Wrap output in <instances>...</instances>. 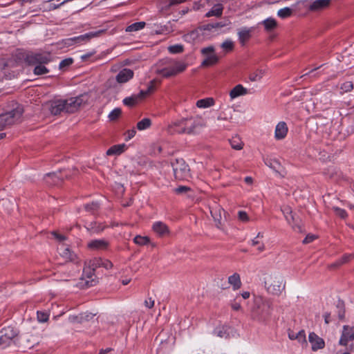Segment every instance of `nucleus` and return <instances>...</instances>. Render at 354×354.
Returning a JSON list of instances; mask_svg holds the SVG:
<instances>
[{
  "label": "nucleus",
  "instance_id": "nucleus-43",
  "mask_svg": "<svg viewBox=\"0 0 354 354\" xmlns=\"http://www.w3.org/2000/svg\"><path fill=\"white\" fill-rule=\"evenodd\" d=\"M133 241L136 244L139 245H145L149 242V238L148 236H142L137 235L134 239Z\"/></svg>",
  "mask_w": 354,
  "mask_h": 354
},
{
  "label": "nucleus",
  "instance_id": "nucleus-60",
  "mask_svg": "<svg viewBox=\"0 0 354 354\" xmlns=\"http://www.w3.org/2000/svg\"><path fill=\"white\" fill-rule=\"evenodd\" d=\"M252 246H258L257 250L259 252H261L265 250V245L263 243L256 240L255 239L252 240Z\"/></svg>",
  "mask_w": 354,
  "mask_h": 354
},
{
  "label": "nucleus",
  "instance_id": "nucleus-63",
  "mask_svg": "<svg viewBox=\"0 0 354 354\" xmlns=\"http://www.w3.org/2000/svg\"><path fill=\"white\" fill-rule=\"evenodd\" d=\"M190 190V187L187 186H179L174 189L175 192L178 194H181L187 192Z\"/></svg>",
  "mask_w": 354,
  "mask_h": 354
},
{
  "label": "nucleus",
  "instance_id": "nucleus-24",
  "mask_svg": "<svg viewBox=\"0 0 354 354\" xmlns=\"http://www.w3.org/2000/svg\"><path fill=\"white\" fill-rule=\"evenodd\" d=\"M232 332V328L227 326H223L222 327L216 328L214 330V333L221 338H228L230 333Z\"/></svg>",
  "mask_w": 354,
  "mask_h": 354
},
{
  "label": "nucleus",
  "instance_id": "nucleus-19",
  "mask_svg": "<svg viewBox=\"0 0 354 354\" xmlns=\"http://www.w3.org/2000/svg\"><path fill=\"white\" fill-rule=\"evenodd\" d=\"M53 115H57L65 113L64 102L63 100H58L51 102L49 108Z\"/></svg>",
  "mask_w": 354,
  "mask_h": 354
},
{
  "label": "nucleus",
  "instance_id": "nucleus-10",
  "mask_svg": "<svg viewBox=\"0 0 354 354\" xmlns=\"http://www.w3.org/2000/svg\"><path fill=\"white\" fill-rule=\"evenodd\" d=\"M354 339V328L348 326H344L343 331L339 339V344L346 346L349 341Z\"/></svg>",
  "mask_w": 354,
  "mask_h": 354
},
{
  "label": "nucleus",
  "instance_id": "nucleus-52",
  "mask_svg": "<svg viewBox=\"0 0 354 354\" xmlns=\"http://www.w3.org/2000/svg\"><path fill=\"white\" fill-rule=\"evenodd\" d=\"M295 339L298 340L299 342L303 344H307V341L306 339V334L304 330H301L297 333L295 335Z\"/></svg>",
  "mask_w": 354,
  "mask_h": 354
},
{
  "label": "nucleus",
  "instance_id": "nucleus-18",
  "mask_svg": "<svg viewBox=\"0 0 354 354\" xmlns=\"http://www.w3.org/2000/svg\"><path fill=\"white\" fill-rule=\"evenodd\" d=\"M133 76V71L129 68H124L116 75L115 80L118 83H125Z\"/></svg>",
  "mask_w": 354,
  "mask_h": 354
},
{
  "label": "nucleus",
  "instance_id": "nucleus-34",
  "mask_svg": "<svg viewBox=\"0 0 354 354\" xmlns=\"http://www.w3.org/2000/svg\"><path fill=\"white\" fill-rule=\"evenodd\" d=\"M262 23L264 25L265 29L267 31H272L277 26L276 20L272 18H268L266 20L263 21Z\"/></svg>",
  "mask_w": 354,
  "mask_h": 354
},
{
  "label": "nucleus",
  "instance_id": "nucleus-13",
  "mask_svg": "<svg viewBox=\"0 0 354 354\" xmlns=\"http://www.w3.org/2000/svg\"><path fill=\"white\" fill-rule=\"evenodd\" d=\"M309 342L311 344L312 350L316 351L319 349H322L325 346V342L324 339L319 337L315 333H310L308 336Z\"/></svg>",
  "mask_w": 354,
  "mask_h": 354
},
{
  "label": "nucleus",
  "instance_id": "nucleus-48",
  "mask_svg": "<svg viewBox=\"0 0 354 354\" xmlns=\"http://www.w3.org/2000/svg\"><path fill=\"white\" fill-rule=\"evenodd\" d=\"M99 208V204L97 202H92L91 203L86 204L84 209L86 212L94 213Z\"/></svg>",
  "mask_w": 354,
  "mask_h": 354
},
{
  "label": "nucleus",
  "instance_id": "nucleus-55",
  "mask_svg": "<svg viewBox=\"0 0 354 354\" xmlns=\"http://www.w3.org/2000/svg\"><path fill=\"white\" fill-rule=\"evenodd\" d=\"M221 48L227 51H231L234 48V43L230 40H226L221 44Z\"/></svg>",
  "mask_w": 354,
  "mask_h": 354
},
{
  "label": "nucleus",
  "instance_id": "nucleus-47",
  "mask_svg": "<svg viewBox=\"0 0 354 354\" xmlns=\"http://www.w3.org/2000/svg\"><path fill=\"white\" fill-rule=\"evenodd\" d=\"M184 47L181 44H176L168 47V50L170 53L177 54L183 51Z\"/></svg>",
  "mask_w": 354,
  "mask_h": 354
},
{
  "label": "nucleus",
  "instance_id": "nucleus-31",
  "mask_svg": "<svg viewBox=\"0 0 354 354\" xmlns=\"http://www.w3.org/2000/svg\"><path fill=\"white\" fill-rule=\"evenodd\" d=\"M223 7L222 4H216L212 8V9L207 12L205 17H209L212 16L220 17L223 13Z\"/></svg>",
  "mask_w": 354,
  "mask_h": 354
},
{
  "label": "nucleus",
  "instance_id": "nucleus-5",
  "mask_svg": "<svg viewBox=\"0 0 354 354\" xmlns=\"http://www.w3.org/2000/svg\"><path fill=\"white\" fill-rule=\"evenodd\" d=\"M175 178L177 180H185L189 176V168L183 158H176L171 162Z\"/></svg>",
  "mask_w": 354,
  "mask_h": 354
},
{
  "label": "nucleus",
  "instance_id": "nucleus-12",
  "mask_svg": "<svg viewBox=\"0 0 354 354\" xmlns=\"http://www.w3.org/2000/svg\"><path fill=\"white\" fill-rule=\"evenodd\" d=\"M84 277H85V286L91 287L98 282L96 277L95 276L94 271L92 268L88 266V268L84 269Z\"/></svg>",
  "mask_w": 354,
  "mask_h": 354
},
{
  "label": "nucleus",
  "instance_id": "nucleus-33",
  "mask_svg": "<svg viewBox=\"0 0 354 354\" xmlns=\"http://www.w3.org/2000/svg\"><path fill=\"white\" fill-rule=\"evenodd\" d=\"M205 58L202 62L203 66H209L217 63L218 58L215 54H211L209 55H204Z\"/></svg>",
  "mask_w": 354,
  "mask_h": 354
},
{
  "label": "nucleus",
  "instance_id": "nucleus-50",
  "mask_svg": "<svg viewBox=\"0 0 354 354\" xmlns=\"http://www.w3.org/2000/svg\"><path fill=\"white\" fill-rule=\"evenodd\" d=\"M102 259L95 258L89 262L90 267L92 268L93 271H95L97 268L102 267Z\"/></svg>",
  "mask_w": 354,
  "mask_h": 354
},
{
  "label": "nucleus",
  "instance_id": "nucleus-29",
  "mask_svg": "<svg viewBox=\"0 0 354 354\" xmlns=\"http://www.w3.org/2000/svg\"><path fill=\"white\" fill-rule=\"evenodd\" d=\"M248 93V90L241 84H238L231 90L230 96L232 99L243 95Z\"/></svg>",
  "mask_w": 354,
  "mask_h": 354
},
{
  "label": "nucleus",
  "instance_id": "nucleus-7",
  "mask_svg": "<svg viewBox=\"0 0 354 354\" xmlns=\"http://www.w3.org/2000/svg\"><path fill=\"white\" fill-rule=\"evenodd\" d=\"M18 334V329L14 326H8L3 328L0 330V344H3V348L8 346Z\"/></svg>",
  "mask_w": 354,
  "mask_h": 354
},
{
  "label": "nucleus",
  "instance_id": "nucleus-53",
  "mask_svg": "<svg viewBox=\"0 0 354 354\" xmlns=\"http://www.w3.org/2000/svg\"><path fill=\"white\" fill-rule=\"evenodd\" d=\"M73 63V59L72 58L64 59L59 63V69L64 70L66 67L71 66Z\"/></svg>",
  "mask_w": 354,
  "mask_h": 354
},
{
  "label": "nucleus",
  "instance_id": "nucleus-45",
  "mask_svg": "<svg viewBox=\"0 0 354 354\" xmlns=\"http://www.w3.org/2000/svg\"><path fill=\"white\" fill-rule=\"evenodd\" d=\"M61 255L70 261H73L75 257V254L67 247L63 249Z\"/></svg>",
  "mask_w": 354,
  "mask_h": 354
},
{
  "label": "nucleus",
  "instance_id": "nucleus-11",
  "mask_svg": "<svg viewBox=\"0 0 354 354\" xmlns=\"http://www.w3.org/2000/svg\"><path fill=\"white\" fill-rule=\"evenodd\" d=\"M95 315V314L86 312L77 315H70L68 319L72 323L84 324L93 319Z\"/></svg>",
  "mask_w": 354,
  "mask_h": 354
},
{
  "label": "nucleus",
  "instance_id": "nucleus-40",
  "mask_svg": "<svg viewBox=\"0 0 354 354\" xmlns=\"http://www.w3.org/2000/svg\"><path fill=\"white\" fill-rule=\"evenodd\" d=\"M86 227L87 230L95 233L100 232L104 230V227H102L100 224H97L96 222L90 223Z\"/></svg>",
  "mask_w": 354,
  "mask_h": 354
},
{
  "label": "nucleus",
  "instance_id": "nucleus-58",
  "mask_svg": "<svg viewBox=\"0 0 354 354\" xmlns=\"http://www.w3.org/2000/svg\"><path fill=\"white\" fill-rule=\"evenodd\" d=\"M154 82L155 80H152L150 82V84L148 86V88L146 91H140V92L144 93L143 98L155 90V86L153 85Z\"/></svg>",
  "mask_w": 354,
  "mask_h": 354
},
{
  "label": "nucleus",
  "instance_id": "nucleus-22",
  "mask_svg": "<svg viewBox=\"0 0 354 354\" xmlns=\"http://www.w3.org/2000/svg\"><path fill=\"white\" fill-rule=\"evenodd\" d=\"M144 93L140 92L137 95H132L130 97H127L123 100L124 105L128 106H133L138 103V102L143 98Z\"/></svg>",
  "mask_w": 354,
  "mask_h": 354
},
{
  "label": "nucleus",
  "instance_id": "nucleus-41",
  "mask_svg": "<svg viewBox=\"0 0 354 354\" xmlns=\"http://www.w3.org/2000/svg\"><path fill=\"white\" fill-rule=\"evenodd\" d=\"M292 14V10L288 7H286L282 9H280L277 12L278 16L282 19L287 18V17L291 16Z\"/></svg>",
  "mask_w": 354,
  "mask_h": 354
},
{
  "label": "nucleus",
  "instance_id": "nucleus-57",
  "mask_svg": "<svg viewBox=\"0 0 354 354\" xmlns=\"http://www.w3.org/2000/svg\"><path fill=\"white\" fill-rule=\"evenodd\" d=\"M353 88V84L352 82H346L341 86V89L344 92L351 91Z\"/></svg>",
  "mask_w": 354,
  "mask_h": 354
},
{
  "label": "nucleus",
  "instance_id": "nucleus-37",
  "mask_svg": "<svg viewBox=\"0 0 354 354\" xmlns=\"http://www.w3.org/2000/svg\"><path fill=\"white\" fill-rule=\"evenodd\" d=\"M145 22L140 21L133 23L126 28L127 32H135L142 29L145 26Z\"/></svg>",
  "mask_w": 354,
  "mask_h": 354
},
{
  "label": "nucleus",
  "instance_id": "nucleus-26",
  "mask_svg": "<svg viewBox=\"0 0 354 354\" xmlns=\"http://www.w3.org/2000/svg\"><path fill=\"white\" fill-rule=\"evenodd\" d=\"M228 283L232 286L234 290L241 288L242 283L239 274L235 272L228 277Z\"/></svg>",
  "mask_w": 354,
  "mask_h": 354
},
{
  "label": "nucleus",
  "instance_id": "nucleus-56",
  "mask_svg": "<svg viewBox=\"0 0 354 354\" xmlns=\"http://www.w3.org/2000/svg\"><path fill=\"white\" fill-rule=\"evenodd\" d=\"M221 210L223 212H224V210L223 209H220L218 216L214 214L213 212L211 211V214H212V217L214 218V221L216 223V225L218 228H221Z\"/></svg>",
  "mask_w": 354,
  "mask_h": 354
},
{
  "label": "nucleus",
  "instance_id": "nucleus-59",
  "mask_svg": "<svg viewBox=\"0 0 354 354\" xmlns=\"http://www.w3.org/2000/svg\"><path fill=\"white\" fill-rule=\"evenodd\" d=\"M37 319L39 322H46L48 319V315L44 312H37Z\"/></svg>",
  "mask_w": 354,
  "mask_h": 354
},
{
  "label": "nucleus",
  "instance_id": "nucleus-16",
  "mask_svg": "<svg viewBox=\"0 0 354 354\" xmlns=\"http://www.w3.org/2000/svg\"><path fill=\"white\" fill-rule=\"evenodd\" d=\"M185 119L174 122L168 127V132L171 134H186L185 127H184Z\"/></svg>",
  "mask_w": 354,
  "mask_h": 354
},
{
  "label": "nucleus",
  "instance_id": "nucleus-38",
  "mask_svg": "<svg viewBox=\"0 0 354 354\" xmlns=\"http://www.w3.org/2000/svg\"><path fill=\"white\" fill-rule=\"evenodd\" d=\"M230 142L232 147L236 150H240L243 148V144L239 136L233 137Z\"/></svg>",
  "mask_w": 354,
  "mask_h": 354
},
{
  "label": "nucleus",
  "instance_id": "nucleus-8",
  "mask_svg": "<svg viewBox=\"0 0 354 354\" xmlns=\"http://www.w3.org/2000/svg\"><path fill=\"white\" fill-rule=\"evenodd\" d=\"M24 60L28 65L46 64L50 61V56L46 53H29L26 54Z\"/></svg>",
  "mask_w": 354,
  "mask_h": 354
},
{
  "label": "nucleus",
  "instance_id": "nucleus-20",
  "mask_svg": "<svg viewBox=\"0 0 354 354\" xmlns=\"http://www.w3.org/2000/svg\"><path fill=\"white\" fill-rule=\"evenodd\" d=\"M288 132V127L284 122H280L277 124L275 129V138L278 140L285 138Z\"/></svg>",
  "mask_w": 354,
  "mask_h": 354
},
{
  "label": "nucleus",
  "instance_id": "nucleus-42",
  "mask_svg": "<svg viewBox=\"0 0 354 354\" xmlns=\"http://www.w3.org/2000/svg\"><path fill=\"white\" fill-rule=\"evenodd\" d=\"M44 65V64H39V65L35 66L34 71H33L34 74L36 75H44V74L48 73L49 72V71Z\"/></svg>",
  "mask_w": 354,
  "mask_h": 354
},
{
  "label": "nucleus",
  "instance_id": "nucleus-44",
  "mask_svg": "<svg viewBox=\"0 0 354 354\" xmlns=\"http://www.w3.org/2000/svg\"><path fill=\"white\" fill-rule=\"evenodd\" d=\"M65 2H66V0H51L47 1V3H48V8L50 10H55L59 8L61 5L64 4Z\"/></svg>",
  "mask_w": 354,
  "mask_h": 354
},
{
  "label": "nucleus",
  "instance_id": "nucleus-62",
  "mask_svg": "<svg viewBox=\"0 0 354 354\" xmlns=\"http://www.w3.org/2000/svg\"><path fill=\"white\" fill-rule=\"evenodd\" d=\"M354 258L353 254H344L340 259L339 264H344L348 262L351 259Z\"/></svg>",
  "mask_w": 354,
  "mask_h": 354
},
{
  "label": "nucleus",
  "instance_id": "nucleus-15",
  "mask_svg": "<svg viewBox=\"0 0 354 354\" xmlns=\"http://www.w3.org/2000/svg\"><path fill=\"white\" fill-rule=\"evenodd\" d=\"M104 32V30H100L95 31V32H90L86 33L84 35L74 37L73 41L75 42V44L87 42L91 38L97 37V36L100 35L101 34H102Z\"/></svg>",
  "mask_w": 354,
  "mask_h": 354
},
{
  "label": "nucleus",
  "instance_id": "nucleus-51",
  "mask_svg": "<svg viewBox=\"0 0 354 354\" xmlns=\"http://www.w3.org/2000/svg\"><path fill=\"white\" fill-rule=\"evenodd\" d=\"M265 163L266 165H268L269 167L273 169L275 171H277L278 168L280 166L279 162L277 160H266Z\"/></svg>",
  "mask_w": 354,
  "mask_h": 354
},
{
  "label": "nucleus",
  "instance_id": "nucleus-36",
  "mask_svg": "<svg viewBox=\"0 0 354 354\" xmlns=\"http://www.w3.org/2000/svg\"><path fill=\"white\" fill-rule=\"evenodd\" d=\"M336 308L337 310L338 317L339 319H343L345 315V306L344 302L338 299L336 304Z\"/></svg>",
  "mask_w": 354,
  "mask_h": 354
},
{
  "label": "nucleus",
  "instance_id": "nucleus-28",
  "mask_svg": "<svg viewBox=\"0 0 354 354\" xmlns=\"http://www.w3.org/2000/svg\"><path fill=\"white\" fill-rule=\"evenodd\" d=\"M126 148L125 144L113 145L106 151V154L107 156L120 155L124 151Z\"/></svg>",
  "mask_w": 354,
  "mask_h": 354
},
{
  "label": "nucleus",
  "instance_id": "nucleus-6",
  "mask_svg": "<svg viewBox=\"0 0 354 354\" xmlns=\"http://www.w3.org/2000/svg\"><path fill=\"white\" fill-rule=\"evenodd\" d=\"M88 99V95L84 93L75 97L63 100L64 102L65 113H74L82 105L85 104L87 102Z\"/></svg>",
  "mask_w": 354,
  "mask_h": 354
},
{
  "label": "nucleus",
  "instance_id": "nucleus-32",
  "mask_svg": "<svg viewBox=\"0 0 354 354\" xmlns=\"http://www.w3.org/2000/svg\"><path fill=\"white\" fill-rule=\"evenodd\" d=\"M214 100L212 97H207L199 100L196 102V106L198 108H208L213 106Z\"/></svg>",
  "mask_w": 354,
  "mask_h": 354
},
{
  "label": "nucleus",
  "instance_id": "nucleus-49",
  "mask_svg": "<svg viewBox=\"0 0 354 354\" xmlns=\"http://www.w3.org/2000/svg\"><path fill=\"white\" fill-rule=\"evenodd\" d=\"M122 111L119 108L114 109L109 115L111 121L116 120L121 115Z\"/></svg>",
  "mask_w": 354,
  "mask_h": 354
},
{
  "label": "nucleus",
  "instance_id": "nucleus-27",
  "mask_svg": "<svg viewBox=\"0 0 354 354\" xmlns=\"http://www.w3.org/2000/svg\"><path fill=\"white\" fill-rule=\"evenodd\" d=\"M250 32V30L246 28H242L239 30V40L242 46H244L245 43L250 39L251 37Z\"/></svg>",
  "mask_w": 354,
  "mask_h": 354
},
{
  "label": "nucleus",
  "instance_id": "nucleus-14",
  "mask_svg": "<svg viewBox=\"0 0 354 354\" xmlns=\"http://www.w3.org/2000/svg\"><path fill=\"white\" fill-rule=\"evenodd\" d=\"M61 171L52 172L46 174L44 180L48 185H59L63 180V178L59 176Z\"/></svg>",
  "mask_w": 354,
  "mask_h": 354
},
{
  "label": "nucleus",
  "instance_id": "nucleus-23",
  "mask_svg": "<svg viewBox=\"0 0 354 354\" xmlns=\"http://www.w3.org/2000/svg\"><path fill=\"white\" fill-rule=\"evenodd\" d=\"M153 231L159 236H164L169 233L167 226L162 222L158 221L153 225Z\"/></svg>",
  "mask_w": 354,
  "mask_h": 354
},
{
  "label": "nucleus",
  "instance_id": "nucleus-35",
  "mask_svg": "<svg viewBox=\"0 0 354 354\" xmlns=\"http://www.w3.org/2000/svg\"><path fill=\"white\" fill-rule=\"evenodd\" d=\"M281 211H282L286 221L289 223H290V221H292V222L295 221V215L292 214V209L290 207H288V206L284 207L283 208L281 209Z\"/></svg>",
  "mask_w": 354,
  "mask_h": 354
},
{
  "label": "nucleus",
  "instance_id": "nucleus-2",
  "mask_svg": "<svg viewBox=\"0 0 354 354\" xmlns=\"http://www.w3.org/2000/svg\"><path fill=\"white\" fill-rule=\"evenodd\" d=\"M158 65L162 68H158L156 73L166 78L175 76L178 73L184 71L187 66L184 63L175 62L171 59H162Z\"/></svg>",
  "mask_w": 354,
  "mask_h": 354
},
{
  "label": "nucleus",
  "instance_id": "nucleus-1",
  "mask_svg": "<svg viewBox=\"0 0 354 354\" xmlns=\"http://www.w3.org/2000/svg\"><path fill=\"white\" fill-rule=\"evenodd\" d=\"M272 305L270 299L263 297H257L254 299L252 310L253 318L259 322L267 320L271 315Z\"/></svg>",
  "mask_w": 354,
  "mask_h": 354
},
{
  "label": "nucleus",
  "instance_id": "nucleus-64",
  "mask_svg": "<svg viewBox=\"0 0 354 354\" xmlns=\"http://www.w3.org/2000/svg\"><path fill=\"white\" fill-rule=\"evenodd\" d=\"M238 218L240 221L247 222L249 221V217L247 213L244 211H239L238 212Z\"/></svg>",
  "mask_w": 354,
  "mask_h": 354
},
{
  "label": "nucleus",
  "instance_id": "nucleus-4",
  "mask_svg": "<svg viewBox=\"0 0 354 354\" xmlns=\"http://www.w3.org/2000/svg\"><path fill=\"white\" fill-rule=\"evenodd\" d=\"M265 287L269 293L274 295L281 294L285 288V283L280 275L270 274L265 277Z\"/></svg>",
  "mask_w": 354,
  "mask_h": 354
},
{
  "label": "nucleus",
  "instance_id": "nucleus-46",
  "mask_svg": "<svg viewBox=\"0 0 354 354\" xmlns=\"http://www.w3.org/2000/svg\"><path fill=\"white\" fill-rule=\"evenodd\" d=\"M185 1L186 0H163L162 5L165 8H169L173 6L185 2Z\"/></svg>",
  "mask_w": 354,
  "mask_h": 354
},
{
  "label": "nucleus",
  "instance_id": "nucleus-25",
  "mask_svg": "<svg viewBox=\"0 0 354 354\" xmlns=\"http://www.w3.org/2000/svg\"><path fill=\"white\" fill-rule=\"evenodd\" d=\"M37 344V339L32 335H26L23 338L22 346L25 349H30Z\"/></svg>",
  "mask_w": 354,
  "mask_h": 354
},
{
  "label": "nucleus",
  "instance_id": "nucleus-21",
  "mask_svg": "<svg viewBox=\"0 0 354 354\" xmlns=\"http://www.w3.org/2000/svg\"><path fill=\"white\" fill-rule=\"evenodd\" d=\"M330 0H315L309 6V10L317 11L329 6Z\"/></svg>",
  "mask_w": 354,
  "mask_h": 354
},
{
  "label": "nucleus",
  "instance_id": "nucleus-39",
  "mask_svg": "<svg viewBox=\"0 0 354 354\" xmlns=\"http://www.w3.org/2000/svg\"><path fill=\"white\" fill-rule=\"evenodd\" d=\"M151 124V121L149 118H144L137 123V129L142 131L148 129Z\"/></svg>",
  "mask_w": 354,
  "mask_h": 354
},
{
  "label": "nucleus",
  "instance_id": "nucleus-9",
  "mask_svg": "<svg viewBox=\"0 0 354 354\" xmlns=\"http://www.w3.org/2000/svg\"><path fill=\"white\" fill-rule=\"evenodd\" d=\"M204 125L201 119L185 118L184 127H185L186 134L198 133L199 129Z\"/></svg>",
  "mask_w": 354,
  "mask_h": 354
},
{
  "label": "nucleus",
  "instance_id": "nucleus-17",
  "mask_svg": "<svg viewBox=\"0 0 354 354\" xmlns=\"http://www.w3.org/2000/svg\"><path fill=\"white\" fill-rule=\"evenodd\" d=\"M109 245V241L104 239H95L92 240L88 243V247L91 250H104L108 248Z\"/></svg>",
  "mask_w": 354,
  "mask_h": 354
},
{
  "label": "nucleus",
  "instance_id": "nucleus-61",
  "mask_svg": "<svg viewBox=\"0 0 354 354\" xmlns=\"http://www.w3.org/2000/svg\"><path fill=\"white\" fill-rule=\"evenodd\" d=\"M201 53L203 55H209L211 54H214V48L212 46L203 48L201 49Z\"/></svg>",
  "mask_w": 354,
  "mask_h": 354
},
{
  "label": "nucleus",
  "instance_id": "nucleus-54",
  "mask_svg": "<svg viewBox=\"0 0 354 354\" xmlns=\"http://www.w3.org/2000/svg\"><path fill=\"white\" fill-rule=\"evenodd\" d=\"M333 209L335 212L336 215H337L341 218H346L347 217L348 214L344 209L337 207H334Z\"/></svg>",
  "mask_w": 354,
  "mask_h": 354
},
{
  "label": "nucleus",
  "instance_id": "nucleus-30",
  "mask_svg": "<svg viewBox=\"0 0 354 354\" xmlns=\"http://www.w3.org/2000/svg\"><path fill=\"white\" fill-rule=\"evenodd\" d=\"M230 24L229 19H223L219 22L209 23L204 26V30H211L213 28H220Z\"/></svg>",
  "mask_w": 354,
  "mask_h": 354
},
{
  "label": "nucleus",
  "instance_id": "nucleus-3",
  "mask_svg": "<svg viewBox=\"0 0 354 354\" xmlns=\"http://www.w3.org/2000/svg\"><path fill=\"white\" fill-rule=\"evenodd\" d=\"M23 113V106L17 104L11 111L0 114V131L20 122Z\"/></svg>",
  "mask_w": 354,
  "mask_h": 354
}]
</instances>
